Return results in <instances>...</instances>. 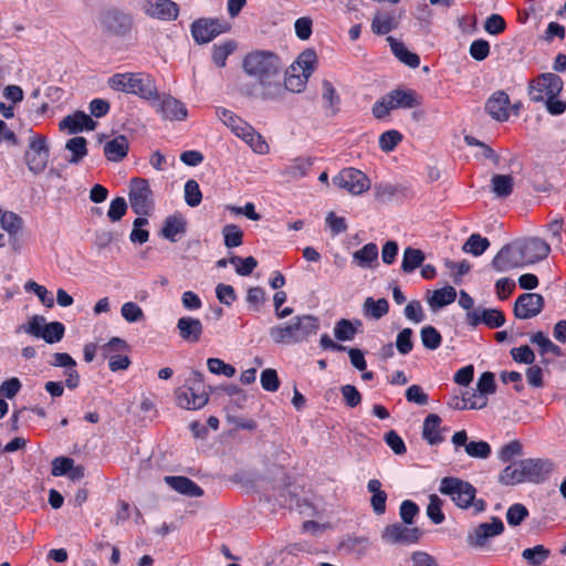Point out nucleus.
Segmentation results:
<instances>
[{"label": "nucleus", "mask_w": 566, "mask_h": 566, "mask_svg": "<svg viewBox=\"0 0 566 566\" xmlns=\"http://www.w3.org/2000/svg\"><path fill=\"white\" fill-rule=\"evenodd\" d=\"M244 72L255 78L254 83L241 86V93L250 98L275 101L284 95L282 86V63L277 54L256 50L247 54L242 62Z\"/></svg>", "instance_id": "nucleus-1"}, {"label": "nucleus", "mask_w": 566, "mask_h": 566, "mask_svg": "<svg viewBox=\"0 0 566 566\" xmlns=\"http://www.w3.org/2000/svg\"><path fill=\"white\" fill-rule=\"evenodd\" d=\"M319 329V321L314 315H298L290 324L275 325L269 329V335L275 344L292 345L307 339Z\"/></svg>", "instance_id": "nucleus-2"}, {"label": "nucleus", "mask_w": 566, "mask_h": 566, "mask_svg": "<svg viewBox=\"0 0 566 566\" xmlns=\"http://www.w3.org/2000/svg\"><path fill=\"white\" fill-rule=\"evenodd\" d=\"M439 491L444 495H449L460 509L465 510L472 506L475 513L484 512L486 509L484 500L475 499V488L470 482L459 478H443L440 482Z\"/></svg>", "instance_id": "nucleus-3"}, {"label": "nucleus", "mask_w": 566, "mask_h": 566, "mask_svg": "<svg viewBox=\"0 0 566 566\" xmlns=\"http://www.w3.org/2000/svg\"><path fill=\"white\" fill-rule=\"evenodd\" d=\"M189 381V385H185L176 390L177 405L187 410L201 409L209 401V396L203 387V375L195 370Z\"/></svg>", "instance_id": "nucleus-4"}, {"label": "nucleus", "mask_w": 566, "mask_h": 566, "mask_svg": "<svg viewBox=\"0 0 566 566\" xmlns=\"http://www.w3.org/2000/svg\"><path fill=\"white\" fill-rule=\"evenodd\" d=\"M564 87L562 77L555 73H543L528 84V96L535 103H543L548 97H557Z\"/></svg>", "instance_id": "nucleus-5"}, {"label": "nucleus", "mask_w": 566, "mask_h": 566, "mask_svg": "<svg viewBox=\"0 0 566 566\" xmlns=\"http://www.w3.org/2000/svg\"><path fill=\"white\" fill-rule=\"evenodd\" d=\"M128 200L137 216H149L154 209L153 191L147 179L135 177L129 181Z\"/></svg>", "instance_id": "nucleus-6"}, {"label": "nucleus", "mask_w": 566, "mask_h": 566, "mask_svg": "<svg viewBox=\"0 0 566 566\" xmlns=\"http://www.w3.org/2000/svg\"><path fill=\"white\" fill-rule=\"evenodd\" d=\"M130 349L126 340L119 337H112L101 347L102 356L108 360V367L112 371L126 370L130 365V359L126 355Z\"/></svg>", "instance_id": "nucleus-7"}, {"label": "nucleus", "mask_w": 566, "mask_h": 566, "mask_svg": "<svg viewBox=\"0 0 566 566\" xmlns=\"http://www.w3.org/2000/svg\"><path fill=\"white\" fill-rule=\"evenodd\" d=\"M229 30L230 24L220 19L200 18L191 23V35L198 44L208 43Z\"/></svg>", "instance_id": "nucleus-8"}, {"label": "nucleus", "mask_w": 566, "mask_h": 566, "mask_svg": "<svg viewBox=\"0 0 566 566\" xmlns=\"http://www.w3.org/2000/svg\"><path fill=\"white\" fill-rule=\"evenodd\" d=\"M49 156L50 151L45 137L42 135H32L30 137L29 149L24 155L29 170L35 175L42 172L46 167Z\"/></svg>", "instance_id": "nucleus-9"}, {"label": "nucleus", "mask_w": 566, "mask_h": 566, "mask_svg": "<svg viewBox=\"0 0 566 566\" xmlns=\"http://www.w3.org/2000/svg\"><path fill=\"white\" fill-rule=\"evenodd\" d=\"M515 251L521 254L524 265L534 264L547 258L549 244L543 239L533 237L515 241Z\"/></svg>", "instance_id": "nucleus-10"}, {"label": "nucleus", "mask_w": 566, "mask_h": 566, "mask_svg": "<svg viewBox=\"0 0 566 566\" xmlns=\"http://www.w3.org/2000/svg\"><path fill=\"white\" fill-rule=\"evenodd\" d=\"M333 184L356 196L361 195L370 187L369 178L363 171L355 168L343 169L333 178Z\"/></svg>", "instance_id": "nucleus-11"}, {"label": "nucleus", "mask_w": 566, "mask_h": 566, "mask_svg": "<svg viewBox=\"0 0 566 566\" xmlns=\"http://www.w3.org/2000/svg\"><path fill=\"white\" fill-rule=\"evenodd\" d=\"M504 532V524L500 517H492L490 523H481L471 530L467 535V543L470 547L482 548L488 542Z\"/></svg>", "instance_id": "nucleus-12"}, {"label": "nucleus", "mask_w": 566, "mask_h": 566, "mask_svg": "<svg viewBox=\"0 0 566 566\" xmlns=\"http://www.w3.org/2000/svg\"><path fill=\"white\" fill-rule=\"evenodd\" d=\"M422 535L423 532L419 527L394 523L384 528L381 539L388 544L410 545L418 543Z\"/></svg>", "instance_id": "nucleus-13"}, {"label": "nucleus", "mask_w": 566, "mask_h": 566, "mask_svg": "<svg viewBox=\"0 0 566 566\" xmlns=\"http://www.w3.org/2000/svg\"><path fill=\"white\" fill-rule=\"evenodd\" d=\"M544 305L545 301L541 294L524 293L516 298L513 313L517 319H530L537 316Z\"/></svg>", "instance_id": "nucleus-14"}, {"label": "nucleus", "mask_w": 566, "mask_h": 566, "mask_svg": "<svg viewBox=\"0 0 566 566\" xmlns=\"http://www.w3.org/2000/svg\"><path fill=\"white\" fill-rule=\"evenodd\" d=\"M465 323L471 327L484 324L489 328H497L504 325L505 316L497 308L475 307L473 311L467 312Z\"/></svg>", "instance_id": "nucleus-15"}, {"label": "nucleus", "mask_w": 566, "mask_h": 566, "mask_svg": "<svg viewBox=\"0 0 566 566\" xmlns=\"http://www.w3.org/2000/svg\"><path fill=\"white\" fill-rule=\"evenodd\" d=\"M521 464L525 480L536 484L547 480L555 469V463L551 459H523Z\"/></svg>", "instance_id": "nucleus-16"}, {"label": "nucleus", "mask_w": 566, "mask_h": 566, "mask_svg": "<svg viewBox=\"0 0 566 566\" xmlns=\"http://www.w3.org/2000/svg\"><path fill=\"white\" fill-rule=\"evenodd\" d=\"M132 17L118 9H108L101 14L103 28L114 35H125L132 29Z\"/></svg>", "instance_id": "nucleus-17"}, {"label": "nucleus", "mask_w": 566, "mask_h": 566, "mask_svg": "<svg viewBox=\"0 0 566 566\" xmlns=\"http://www.w3.org/2000/svg\"><path fill=\"white\" fill-rule=\"evenodd\" d=\"M156 112L166 120H185L188 112L186 105L171 95H158V99L153 102Z\"/></svg>", "instance_id": "nucleus-18"}, {"label": "nucleus", "mask_w": 566, "mask_h": 566, "mask_svg": "<svg viewBox=\"0 0 566 566\" xmlns=\"http://www.w3.org/2000/svg\"><path fill=\"white\" fill-rule=\"evenodd\" d=\"M451 442L453 443L455 451L460 447H464L465 453L470 458L474 459H488L492 452L491 446L486 441H468V433L465 430L454 432L451 438Z\"/></svg>", "instance_id": "nucleus-19"}, {"label": "nucleus", "mask_w": 566, "mask_h": 566, "mask_svg": "<svg viewBox=\"0 0 566 566\" xmlns=\"http://www.w3.org/2000/svg\"><path fill=\"white\" fill-rule=\"evenodd\" d=\"M143 10L153 19L175 21L179 15V6L172 0H144Z\"/></svg>", "instance_id": "nucleus-20"}, {"label": "nucleus", "mask_w": 566, "mask_h": 566, "mask_svg": "<svg viewBox=\"0 0 566 566\" xmlns=\"http://www.w3.org/2000/svg\"><path fill=\"white\" fill-rule=\"evenodd\" d=\"M491 265L496 272H507L524 266L521 254L515 251V242L503 245Z\"/></svg>", "instance_id": "nucleus-21"}, {"label": "nucleus", "mask_w": 566, "mask_h": 566, "mask_svg": "<svg viewBox=\"0 0 566 566\" xmlns=\"http://www.w3.org/2000/svg\"><path fill=\"white\" fill-rule=\"evenodd\" d=\"M510 97L504 91L494 92L485 103L486 113L497 122L509 119Z\"/></svg>", "instance_id": "nucleus-22"}, {"label": "nucleus", "mask_w": 566, "mask_h": 566, "mask_svg": "<svg viewBox=\"0 0 566 566\" xmlns=\"http://www.w3.org/2000/svg\"><path fill=\"white\" fill-rule=\"evenodd\" d=\"M375 198L381 203H388L396 199L410 197L411 190L405 185L381 182L374 187Z\"/></svg>", "instance_id": "nucleus-23"}, {"label": "nucleus", "mask_w": 566, "mask_h": 566, "mask_svg": "<svg viewBox=\"0 0 566 566\" xmlns=\"http://www.w3.org/2000/svg\"><path fill=\"white\" fill-rule=\"evenodd\" d=\"M132 94L143 99L154 102L158 99V88L155 78L146 73H135Z\"/></svg>", "instance_id": "nucleus-24"}, {"label": "nucleus", "mask_w": 566, "mask_h": 566, "mask_svg": "<svg viewBox=\"0 0 566 566\" xmlns=\"http://www.w3.org/2000/svg\"><path fill=\"white\" fill-rule=\"evenodd\" d=\"M180 338L187 343H198L201 338L203 326L199 318L182 316L177 322Z\"/></svg>", "instance_id": "nucleus-25"}, {"label": "nucleus", "mask_w": 566, "mask_h": 566, "mask_svg": "<svg viewBox=\"0 0 566 566\" xmlns=\"http://www.w3.org/2000/svg\"><path fill=\"white\" fill-rule=\"evenodd\" d=\"M96 125L97 123L82 111H76L73 115H67L60 122V128L67 129L70 134H76L84 129L94 130Z\"/></svg>", "instance_id": "nucleus-26"}, {"label": "nucleus", "mask_w": 566, "mask_h": 566, "mask_svg": "<svg viewBox=\"0 0 566 566\" xmlns=\"http://www.w3.org/2000/svg\"><path fill=\"white\" fill-rule=\"evenodd\" d=\"M164 481L176 492L189 496L199 497L203 494V490L192 480L180 475H167Z\"/></svg>", "instance_id": "nucleus-27"}, {"label": "nucleus", "mask_w": 566, "mask_h": 566, "mask_svg": "<svg viewBox=\"0 0 566 566\" xmlns=\"http://www.w3.org/2000/svg\"><path fill=\"white\" fill-rule=\"evenodd\" d=\"M441 418L437 413H429L423 420L422 424V438L430 444L436 446L441 443L444 438L441 428Z\"/></svg>", "instance_id": "nucleus-28"}, {"label": "nucleus", "mask_w": 566, "mask_h": 566, "mask_svg": "<svg viewBox=\"0 0 566 566\" xmlns=\"http://www.w3.org/2000/svg\"><path fill=\"white\" fill-rule=\"evenodd\" d=\"M313 166V159L311 157H296L291 160L289 165H285L280 169V175L287 179H300L307 175L311 167Z\"/></svg>", "instance_id": "nucleus-29"}, {"label": "nucleus", "mask_w": 566, "mask_h": 566, "mask_svg": "<svg viewBox=\"0 0 566 566\" xmlns=\"http://www.w3.org/2000/svg\"><path fill=\"white\" fill-rule=\"evenodd\" d=\"M187 221L184 217L174 214L165 219L160 234L170 242H177L178 237L186 233Z\"/></svg>", "instance_id": "nucleus-30"}, {"label": "nucleus", "mask_w": 566, "mask_h": 566, "mask_svg": "<svg viewBox=\"0 0 566 566\" xmlns=\"http://www.w3.org/2000/svg\"><path fill=\"white\" fill-rule=\"evenodd\" d=\"M129 143L124 135H118L104 145V155L109 161H122L128 153Z\"/></svg>", "instance_id": "nucleus-31"}, {"label": "nucleus", "mask_w": 566, "mask_h": 566, "mask_svg": "<svg viewBox=\"0 0 566 566\" xmlns=\"http://www.w3.org/2000/svg\"><path fill=\"white\" fill-rule=\"evenodd\" d=\"M367 490L371 493L370 506L376 515H382L386 512V502L388 495L381 490V482L377 479H371L367 483Z\"/></svg>", "instance_id": "nucleus-32"}, {"label": "nucleus", "mask_w": 566, "mask_h": 566, "mask_svg": "<svg viewBox=\"0 0 566 566\" xmlns=\"http://www.w3.org/2000/svg\"><path fill=\"white\" fill-rule=\"evenodd\" d=\"M390 106L396 108H412L419 105L416 93L411 90H392L388 94Z\"/></svg>", "instance_id": "nucleus-33"}, {"label": "nucleus", "mask_w": 566, "mask_h": 566, "mask_svg": "<svg viewBox=\"0 0 566 566\" xmlns=\"http://www.w3.org/2000/svg\"><path fill=\"white\" fill-rule=\"evenodd\" d=\"M322 99L328 115L334 116L339 112L340 97L334 85L326 78L322 81Z\"/></svg>", "instance_id": "nucleus-34"}, {"label": "nucleus", "mask_w": 566, "mask_h": 566, "mask_svg": "<svg viewBox=\"0 0 566 566\" xmlns=\"http://www.w3.org/2000/svg\"><path fill=\"white\" fill-rule=\"evenodd\" d=\"M387 40L390 42L392 53L401 63L412 69L419 66L420 57L416 53L408 51L402 42H399L391 36Z\"/></svg>", "instance_id": "nucleus-35"}, {"label": "nucleus", "mask_w": 566, "mask_h": 566, "mask_svg": "<svg viewBox=\"0 0 566 566\" xmlns=\"http://www.w3.org/2000/svg\"><path fill=\"white\" fill-rule=\"evenodd\" d=\"M378 248L376 243H367L361 249L353 253L354 262L360 268H373V263L377 262Z\"/></svg>", "instance_id": "nucleus-36"}, {"label": "nucleus", "mask_w": 566, "mask_h": 566, "mask_svg": "<svg viewBox=\"0 0 566 566\" xmlns=\"http://www.w3.org/2000/svg\"><path fill=\"white\" fill-rule=\"evenodd\" d=\"M426 259L424 252L420 249L408 247L403 250L401 270L405 273H411L422 265Z\"/></svg>", "instance_id": "nucleus-37"}, {"label": "nucleus", "mask_w": 566, "mask_h": 566, "mask_svg": "<svg viewBox=\"0 0 566 566\" xmlns=\"http://www.w3.org/2000/svg\"><path fill=\"white\" fill-rule=\"evenodd\" d=\"M296 70L297 69L294 65H292L291 70L289 72H286L284 82H282L284 92L290 91V92H294V93H301L305 90L306 83H307L310 76H307L306 74H304L302 72L296 74L295 73Z\"/></svg>", "instance_id": "nucleus-38"}, {"label": "nucleus", "mask_w": 566, "mask_h": 566, "mask_svg": "<svg viewBox=\"0 0 566 566\" xmlns=\"http://www.w3.org/2000/svg\"><path fill=\"white\" fill-rule=\"evenodd\" d=\"M521 461L507 465L499 475V482L504 485H515L525 480V473Z\"/></svg>", "instance_id": "nucleus-39"}, {"label": "nucleus", "mask_w": 566, "mask_h": 566, "mask_svg": "<svg viewBox=\"0 0 566 566\" xmlns=\"http://www.w3.org/2000/svg\"><path fill=\"white\" fill-rule=\"evenodd\" d=\"M514 180L511 175H493L491 190L497 198H507L513 191Z\"/></svg>", "instance_id": "nucleus-40"}, {"label": "nucleus", "mask_w": 566, "mask_h": 566, "mask_svg": "<svg viewBox=\"0 0 566 566\" xmlns=\"http://www.w3.org/2000/svg\"><path fill=\"white\" fill-rule=\"evenodd\" d=\"M363 311L365 316L379 319L388 314L389 303L384 297L377 301H375L373 297H367L363 304Z\"/></svg>", "instance_id": "nucleus-41"}, {"label": "nucleus", "mask_w": 566, "mask_h": 566, "mask_svg": "<svg viewBox=\"0 0 566 566\" xmlns=\"http://www.w3.org/2000/svg\"><path fill=\"white\" fill-rule=\"evenodd\" d=\"M455 297V289L453 286L448 285L442 289L433 291L432 296L429 298L428 302L432 308H439L453 303Z\"/></svg>", "instance_id": "nucleus-42"}, {"label": "nucleus", "mask_w": 566, "mask_h": 566, "mask_svg": "<svg viewBox=\"0 0 566 566\" xmlns=\"http://www.w3.org/2000/svg\"><path fill=\"white\" fill-rule=\"evenodd\" d=\"M237 49V42L233 40L224 41L221 44L212 46V61L218 67L226 66V61Z\"/></svg>", "instance_id": "nucleus-43"}, {"label": "nucleus", "mask_w": 566, "mask_h": 566, "mask_svg": "<svg viewBox=\"0 0 566 566\" xmlns=\"http://www.w3.org/2000/svg\"><path fill=\"white\" fill-rule=\"evenodd\" d=\"M0 224L9 235L15 237L22 230L24 222L18 213L6 211L1 213Z\"/></svg>", "instance_id": "nucleus-44"}, {"label": "nucleus", "mask_w": 566, "mask_h": 566, "mask_svg": "<svg viewBox=\"0 0 566 566\" xmlns=\"http://www.w3.org/2000/svg\"><path fill=\"white\" fill-rule=\"evenodd\" d=\"M65 148L72 154L70 164H78L87 154L86 139L81 136L69 139Z\"/></svg>", "instance_id": "nucleus-45"}, {"label": "nucleus", "mask_w": 566, "mask_h": 566, "mask_svg": "<svg viewBox=\"0 0 566 566\" xmlns=\"http://www.w3.org/2000/svg\"><path fill=\"white\" fill-rule=\"evenodd\" d=\"M551 555V551L543 545H536L532 548H525L522 552V557L530 566L542 565Z\"/></svg>", "instance_id": "nucleus-46"}, {"label": "nucleus", "mask_w": 566, "mask_h": 566, "mask_svg": "<svg viewBox=\"0 0 566 566\" xmlns=\"http://www.w3.org/2000/svg\"><path fill=\"white\" fill-rule=\"evenodd\" d=\"M490 247V241L481 237L479 233L471 234L462 247L465 253H471L474 256H480Z\"/></svg>", "instance_id": "nucleus-47"}, {"label": "nucleus", "mask_w": 566, "mask_h": 566, "mask_svg": "<svg viewBox=\"0 0 566 566\" xmlns=\"http://www.w3.org/2000/svg\"><path fill=\"white\" fill-rule=\"evenodd\" d=\"M135 73H118L111 76L107 81L108 86L118 92L132 94Z\"/></svg>", "instance_id": "nucleus-48"}, {"label": "nucleus", "mask_w": 566, "mask_h": 566, "mask_svg": "<svg viewBox=\"0 0 566 566\" xmlns=\"http://www.w3.org/2000/svg\"><path fill=\"white\" fill-rule=\"evenodd\" d=\"M65 333V327L60 322H51L44 324L40 338L44 339L48 344H55L60 342Z\"/></svg>", "instance_id": "nucleus-49"}, {"label": "nucleus", "mask_w": 566, "mask_h": 566, "mask_svg": "<svg viewBox=\"0 0 566 566\" xmlns=\"http://www.w3.org/2000/svg\"><path fill=\"white\" fill-rule=\"evenodd\" d=\"M421 343L424 348L434 350L440 347L442 337L438 329L433 326H424L420 331Z\"/></svg>", "instance_id": "nucleus-50"}, {"label": "nucleus", "mask_w": 566, "mask_h": 566, "mask_svg": "<svg viewBox=\"0 0 566 566\" xmlns=\"http://www.w3.org/2000/svg\"><path fill=\"white\" fill-rule=\"evenodd\" d=\"M357 334V327L354 326L352 321L346 318H340L336 322L334 327L335 338L340 342L353 340L355 335Z\"/></svg>", "instance_id": "nucleus-51"}, {"label": "nucleus", "mask_w": 566, "mask_h": 566, "mask_svg": "<svg viewBox=\"0 0 566 566\" xmlns=\"http://www.w3.org/2000/svg\"><path fill=\"white\" fill-rule=\"evenodd\" d=\"M224 245L229 249L240 247L242 244L243 232L239 226L229 223L222 228Z\"/></svg>", "instance_id": "nucleus-52"}, {"label": "nucleus", "mask_w": 566, "mask_h": 566, "mask_svg": "<svg viewBox=\"0 0 566 566\" xmlns=\"http://www.w3.org/2000/svg\"><path fill=\"white\" fill-rule=\"evenodd\" d=\"M531 342L539 347L542 355L546 353H553L554 355L559 356L562 354L560 347L555 345L548 337L545 336L543 332L533 334Z\"/></svg>", "instance_id": "nucleus-53"}, {"label": "nucleus", "mask_w": 566, "mask_h": 566, "mask_svg": "<svg viewBox=\"0 0 566 566\" xmlns=\"http://www.w3.org/2000/svg\"><path fill=\"white\" fill-rule=\"evenodd\" d=\"M392 29H395L394 18L389 14H380L377 13L371 22V30L376 34H388Z\"/></svg>", "instance_id": "nucleus-54"}, {"label": "nucleus", "mask_w": 566, "mask_h": 566, "mask_svg": "<svg viewBox=\"0 0 566 566\" xmlns=\"http://www.w3.org/2000/svg\"><path fill=\"white\" fill-rule=\"evenodd\" d=\"M230 263L235 265V272L238 275L241 276H248L250 275L253 270L258 266V261L253 256L248 258H240V256H232L230 258Z\"/></svg>", "instance_id": "nucleus-55"}, {"label": "nucleus", "mask_w": 566, "mask_h": 566, "mask_svg": "<svg viewBox=\"0 0 566 566\" xmlns=\"http://www.w3.org/2000/svg\"><path fill=\"white\" fill-rule=\"evenodd\" d=\"M317 56L314 50L307 49L303 51L297 60L296 64L297 67L302 71V73L306 74L307 76H311L314 72V65L316 63Z\"/></svg>", "instance_id": "nucleus-56"}, {"label": "nucleus", "mask_w": 566, "mask_h": 566, "mask_svg": "<svg viewBox=\"0 0 566 566\" xmlns=\"http://www.w3.org/2000/svg\"><path fill=\"white\" fill-rule=\"evenodd\" d=\"M442 501L436 494L430 495L429 504L427 506V515L433 524H441L444 521V514L442 512Z\"/></svg>", "instance_id": "nucleus-57"}, {"label": "nucleus", "mask_w": 566, "mask_h": 566, "mask_svg": "<svg viewBox=\"0 0 566 566\" xmlns=\"http://www.w3.org/2000/svg\"><path fill=\"white\" fill-rule=\"evenodd\" d=\"M401 140L402 135L396 129H390L379 136V147L382 151L389 153L392 151Z\"/></svg>", "instance_id": "nucleus-58"}, {"label": "nucleus", "mask_w": 566, "mask_h": 566, "mask_svg": "<svg viewBox=\"0 0 566 566\" xmlns=\"http://www.w3.org/2000/svg\"><path fill=\"white\" fill-rule=\"evenodd\" d=\"M185 200L190 207H197L202 200V193L196 180L190 179L185 185Z\"/></svg>", "instance_id": "nucleus-59"}, {"label": "nucleus", "mask_w": 566, "mask_h": 566, "mask_svg": "<svg viewBox=\"0 0 566 566\" xmlns=\"http://www.w3.org/2000/svg\"><path fill=\"white\" fill-rule=\"evenodd\" d=\"M412 329L409 327L403 328L398 333L396 338V348L401 355L409 354L413 348Z\"/></svg>", "instance_id": "nucleus-60"}, {"label": "nucleus", "mask_w": 566, "mask_h": 566, "mask_svg": "<svg viewBox=\"0 0 566 566\" xmlns=\"http://www.w3.org/2000/svg\"><path fill=\"white\" fill-rule=\"evenodd\" d=\"M120 314L128 323H136L145 318L143 310L134 302L124 303L120 308Z\"/></svg>", "instance_id": "nucleus-61"}, {"label": "nucleus", "mask_w": 566, "mask_h": 566, "mask_svg": "<svg viewBox=\"0 0 566 566\" xmlns=\"http://www.w3.org/2000/svg\"><path fill=\"white\" fill-rule=\"evenodd\" d=\"M207 366L209 371L214 375H224L226 377H233L235 375V368L219 358H209Z\"/></svg>", "instance_id": "nucleus-62"}, {"label": "nucleus", "mask_w": 566, "mask_h": 566, "mask_svg": "<svg viewBox=\"0 0 566 566\" xmlns=\"http://www.w3.org/2000/svg\"><path fill=\"white\" fill-rule=\"evenodd\" d=\"M527 516L528 511L521 503L511 505L506 512V521L512 526H518Z\"/></svg>", "instance_id": "nucleus-63"}, {"label": "nucleus", "mask_w": 566, "mask_h": 566, "mask_svg": "<svg viewBox=\"0 0 566 566\" xmlns=\"http://www.w3.org/2000/svg\"><path fill=\"white\" fill-rule=\"evenodd\" d=\"M419 514V506L411 500H405L399 507V515L403 524L411 525Z\"/></svg>", "instance_id": "nucleus-64"}]
</instances>
